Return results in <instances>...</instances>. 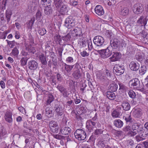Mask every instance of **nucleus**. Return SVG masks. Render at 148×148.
Listing matches in <instances>:
<instances>
[{
	"label": "nucleus",
	"mask_w": 148,
	"mask_h": 148,
	"mask_svg": "<svg viewBox=\"0 0 148 148\" xmlns=\"http://www.w3.org/2000/svg\"><path fill=\"white\" fill-rule=\"evenodd\" d=\"M129 86L130 88H132L141 92H143L145 89L144 85L142 82H140L137 78H133L129 82Z\"/></svg>",
	"instance_id": "f257e3e1"
},
{
	"label": "nucleus",
	"mask_w": 148,
	"mask_h": 148,
	"mask_svg": "<svg viewBox=\"0 0 148 148\" xmlns=\"http://www.w3.org/2000/svg\"><path fill=\"white\" fill-rule=\"evenodd\" d=\"M93 42L95 46V48L97 49H101L104 48V40L103 37L100 36H97L93 39Z\"/></svg>",
	"instance_id": "f03ea898"
},
{
	"label": "nucleus",
	"mask_w": 148,
	"mask_h": 148,
	"mask_svg": "<svg viewBox=\"0 0 148 148\" xmlns=\"http://www.w3.org/2000/svg\"><path fill=\"white\" fill-rule=\"evenodd\" d=\"M81 69V67L79 63H75V67L72 74L73 77L75 79H78L82 76V73L80 71Z\"/></svg>",
	"instance_id": "7ed1b4c3"
},
{
	"label": "nucleus",
	"mask_w": 148,
	"mask_h": 148,
	"mask_svg": "<svg viewBox=\"0 0 148 148\" xmlns=\"http://www.w3.org/2000/svg\"><path fill=\"white\" fill-rule=\"evenodd\" d=\"M74 134L75 138L79 140H84L86 137L85 131L81 129H78L76 130Z\"/></svg>",
	"instance_id": "20e7f679"
},
{
	"label": "nucleus",
	"mask_w": 148,
	"mask_h": 148,
	"mask_svg": "<svg viewBox=\"0 0 148 148\" xmlns=\"http://www.w3.org/2000/svg\"><path fill=\"white\" fill-rule=\"evenodd\" d=\"M97 51L101 58H104L109 57L112 54V52L109 49L108 47L106 49L103 48L98 49Z\"/></svg>",
	"instance_id": "39448f33"
},
{
	"label": "nucleus",
	"mask_w": 148,
	"mask_h": 148,
	"mask_svg": "<svg viewBox=\"0 0 148 148\" xmlns=\"http://www.w3.org/2000/svg\"><path fill=\"white\" fill-rule=\"evenodd\" d=\"M75 23V20L71 16L66 18L64 21V25L68 29H70L74 27Z\"/></svg>",
	"instance_id": "423d86ee"
},
{
	"label": "nucleus",
	"mask_w": 148,
	"mask_h": 148,
	"mask_svg": "<svg viewBox=\"0 0 148 148\" xmlns=\"http://www.w3.org/2000/svg\"><path fill=\"white\" fill-rule=\"evenodd\" d=\"M113 71L116 75H119L124 73L125 69L123 66L116 64L113 68Z\"/></svg>",
	"instance_id": "0eeeda50"
},
{
	"label": "nucleus",
	"mask_w": 148,
	"mask_h": 148,
	"mask_svg": "<svg viewBox=\"0 0 148 148\" xmlns=\"http://www.w3.org/2000/svg\"><path fill=\"white\" fill-rule=\"evenodd\" d=\"M144 10V8L142 4L137 3L133 6V11L136 14H139L142 13Z\"/></svg>",
	"instance_id": "6e6552de"
},
{
	"label": "nucleus",
	"mask_w": 148,
	"mask_h": 148,
	"mask_svg": "<svg viewBox=\"0 0 148 148\" xmlns=\"http://www.w3.org/2000/svg\"><path fill=\"white\" fill-rule=\"evenodd\" d=\"M49 126L51 131L54 133H57L58 132L59 127L56 123L53 121L50 122Z\"/></svg>",
	"instance_id": "1a4fd4ad"
},
{
	"label": "nucleus",
	"mask_w": 148,
	"mask_h": 148,
	"mask_svg": "<svg viewBox=\"0 0 148 148\" xmlns=\"http://www.w3.org/2000/svg\"><path fill=\"white\" fill-rule=\"evenodd\" d=\"M147 17L148 15L146 14L142 15L137 21V23L145 27L148 20Z\"/></svg>",
	"instance_id": "9d476101"
},
{
	"label": "nucleus",
	"mask_w": 148,
	"mask_h": 148,
	"mask_svg": "<svg viewBox=\"0 0 148 148\" xmlns=\"http://www.w3.org/2000/svg\"><path fill=\"white\" fill-rule=\"evenodd\" d=\"M55 111L56 114L60 116H61L64 113V109L62 105L60 104H56L54 107Z\"/></svg>",
	"instance_id": "9b49d317"
},
{
	"label": "nucleus",
	"mask_w": 148,
	"mask_h": 148,
	"mask_svg": "<svg viewBox=\"0 0 148 148\" xmlns=\"http://www.w3.org/2000/svg\"><path fill=\"white\" fill-rule=\"evenodd\" d=\"M62 71H65L67 73H71L73 67H75V64L74 65H69L63 62L62 63Z\"/></svg>",
	"instance_id": "f8f14e48"
},
{
	"label": "nucleus",
	"mask_w": 148,
	"mask_h": 148,
	"mask_svg": "<svg viewBox=\"0 0 148 148\" xmlns=\"http://www.w3.org/2000/svg\"><path fill=\"white\" fill-rule=\"evenodd\" d=\"M112 54V56L109 58L110 62L119 60L121 57V54L118 52H113Z\"/></svg>",
	"instance_id": "ddd939ff"
},
{
	"label": "nucleus",
	"mask_w": 148,
	"mask_h": 148,
	"mask_svg": "<svg viewBox=\"0 0 148 148\" xmlns=\"http://www.w3.org/2000/svg\"><path fill=\"white\" fill-rule=\"evenodd\" d=\"M38 64L34 60H31L28 63V67L29 69L31 71L36 70L38 66Z\"/></svg>",
	"instance_id": "4468645a"
},
{
	"label": "nucleus",
	"mask_w": 148,
	"mask_h": 148,
	"mask_svg": "<svg viewBox=\"0 0 148 148\" xmlns=\"http://www.w3.org/2000/svg\"><path fill=\"white\" fill-rule=\"evenodd\" d=\"M97 123V121H92L91 120H88L86 123V127L88 131L90 132L92 131Z\"/></svg>",
	"instance_id": "2eb2a0df"
},
{
	"label": "nucleus",
	"mask_w": 148,
	"mask_h": 148,
	"mask_svg": "<svg viewBox=\"0 0 148 148\" xmlns=\"http://www.w3.org/2000/svg\"><path fill=\"white\" fill-rule=\"evenodd\" d=\"M38 58L42 64L41 67L45 69L47 66V64L46 56L44 54H42L39 55Z\"/></svg>",
	"instance_id": "dca6fc26"
},
{
	"label": "nucleus",
	"mask_w": 148,
	"mask_h": 148,
	"mask_svg": "<svg viewBox=\"0 0 148 148\" xmlns=\"http://www.w3.org/2000/svg\"><path fill=\"white\" fill-rule=\"evenodd\" d=\"M71 129L68 127H60V133L63 135H68L71 133Z\"/></svg>",
	"instance_id": "f3484780"
},
{
	"label": "nucleus",
	"mask_w": 148,
	"mask_h": 148,
	"mask_svg": "<svg viewBox=\"0 0 148 148\" xmlns=\"http://www.w3.org/2000/svg\"><path fill=\"white\" fill-rule=\"evenodd\" d=\"M12 115V113L10 110L7 111L4 116V118L6 121L9 123H12L13 121Z\"/></svg>",
	"instance_id": "a211bd4d"
},
{
	"label": "nucleus",
	"mask_w": 148,
	"mask_h": 148,
	"mask_svg": "<svg viewBox=\"0 0 148 148\" xmlns=\"http://www.w3.org/2000/svg\"><path fill=\"white\" fill-rule=\"evenodd\" d=\"M129 67L131 70L136 71L139 69L140 68L139 64L137 62L132 61L130 63Z\"/></svg>",
	"instance_id": "6ab92c4d"
},
{
	"label": "nucleus",
	"mask_w": 148,
	"mask_h": 148,
	"mask_svg": "<svg viewBox=\"0 0 148 148\" xmlns=\"http://www.w3.org/2000/svg\"><path fill=\"white\" fill-rule=\"evenodd\" d=\"M95 13L99 16L102 15L104 13L103 9L101 5H97L95 8Z\"/></svg>",
	"instance_id": "aec40b11"
},
{
	"label": "nucleus",
	"mask_w": 148,
	"mask_h": 148,
	"mask_svg": "<svg viewBox=\"0 0 148 148\" xmlns=\"http://www.w3.org/2000/svg\"><path fill=\"white\" fill-rule=\"evenodd\" d=\"M87 40L84 38L82 37L78 41V45L81 48L85 47L86 45Z\"/></svg>",
	"instance_id": "412c9836"
},
{
	"label": "nucleus",
	"mask_w": 148,
	"mask_h": 148,
	"mask_svg": "<svg viewBox=\"0 0 148 148\" xmlns=\"http://www.w3.org/2000/svg\"><path fill=\"white\" fill-rule=\"evenodd\" d=\"M110 44L113 49H116L119 46L120 42L119 40L115 39L111 40Z\"/></svg>",
	"instance_id": "4be33fe9"
},
{
	"label": "nucleus",
	"mask_w": 148,
	"mask_h": 148,
	"mask_svg": "<svg viewBox=\"0 0 148 148\" xmlns=\"http://www.w3.org/2000/svg\"><path fill=\"white\" fill-rule=\"evenodd\" d=\"M57 88L61 93L64 96H66L67 95V91L66 88L61 85H58L56 87Z\"/></svg>",
	"instance_id": "5701e85b"
},
{
	"label": "nucleus",
	"mask_w": 148,
	"mask_h": 148,
	"mask_svg": "<svg viewBox=\"0 0 148 148\" xmlns=\"http://www.w3.org/2000/svg\"><path fill=\"white\" fill-rule=\"evenodd\" d=\"M139 130V131L138 133L140 134V136L143 137H145L147 136L148 135V130H147L145 128H144L143 127H140Z\"/></svg>",
	"instance_id": "b1692460"
},
{
	"label": "nucleus",
	"mask_w": 148,
	"mask_h": 148,
	"mask_svg": "<svg viewBox=\"0 0 148 148\" xmlns=\"http://www.w3.org/2000/svg\"><path fill=\"white\" fill-rule=\"evenodd\" d=\"M133 115L135 117L137 118H140L142 114V110L138 108L133 112Z\"/></svg>",
	"instance_id": "393cba45"
},
{
	"label": "nucleus",
	"mask_w": 148,
	"mask_h": 148,
	"mask_svg": "<svg viewBox=\"0 0 148 148\" xmlns=\"http://www.w3.org/2000/svg\"><path fill=\"white\" fill-rule=\"evenodd\" d=\"M108 88L109 90L115 92L117 90L118 88V85L115 82L112 81L110 84Z\"/></svg>",
	"instance_id": "a878e982"
},
{
	"label": "nucleus",
	"mask_w": 148,
	"mask_h": 148,
	"mask_svg": "<svg viewBox=\"0 0 148 148\" xmlns=\"http://www.w3.org/2000/svg\"><path fill=\"white\" fill-rule=\"evenodd\" d=\"M114 125L118 128H121L123 125V121L119 119H115L113 122Z\"/></svg>",
	"instance_id": "bb28decb"
},
{
	"label": "nucleus",
	"mask_w": 148,
	"mask_h": 148,
	"mask_svg": "<svg viewBox=\"0 0 148 148\" xmlns=\"http://www.w3.org/2000/svg\"><path fill=\"white\" fill-rule=\"evenodd\" d=\"M123 109L125 111L129 110L130 108V106L129 103L127 101H124L123 102L121 105Z\"/></svg>",
	"instance_id": "cd10ccee"
},
{
	"label": "nucleus",
	"mask_w": 148,
	"mask_h": 148,
	"mask_svg": "<svg viewBox=\"0 0 148 148\" xmlns=\"http://www.w3.org/2000/svg\"><path fill=\"white\" fill-rule=\"evenodd\" d=\"M112 91H109L106 92V96L110 99L113 100L115 99L116 95Z\"/></svg>",
	"instance_id": "c85d7f7f"
},
{
	"label": "nucleus",
	"mask_w": 148,
	"mask_h": 148,
	"mask_svg": "<svg viewBox=\"0 0 148 148\" xmlns=\"http://www.w3.org/2000/svg\"><path fill=\"white\" fill-rule=\"evenodd\" d=\"M52 11L50 5H49L45 7L44 9V12L45 14L48 15L51 14L52 13Z\"/></svg>",
	"instance_id": "c756f323"
},
{
	"label": "nucleus",
	"mask_w": 148,
	"mask_h": 148,
	"mask_svg": "<svg viewBox=\"0 0 148 148\" xmlns=\"http://www.w3.org/2000/svg\"><path fill=\"white\" fill-rule=\"evenodd\" d=\"M129 12V10L126 7H123L121 8L120 14L123 16H126L127 15Z\"/></svg>",
	"instance_id": "7c9ffc66"
},
{
	"label": "nucleus",
	"mask_w": 148,
	"mask_h": 148,
	"mask_svg": "<svg viewBox=\"0 0 148 148\" xmlns=\"http://www.w3.org/2000/svg\"><path fill=\"white\" fill-rule=\"evenodd\" d=\"M141 127L142 126H141V125L137 123H135L133 124L132 127V130L134 131H135L138 132L139 131L138 130H140L139 128Z\"/></svg>",
	"instance_id": "2f4dec72"
},
{
	"label": "nucleus",
	"mask_w": 148,
	"mask_h": 148,
	"mask_svg": "<svg viewBox=\"0 0 148 148\" xmlns=\"http://www.w3.org/2000/svg\"><path fill=\"white\" fill-rule=\"evenodd\" d=\"M54 99L53 95L51 93H49L47 95V100L46 101L47 105L50 104L53 101Z\"/></svg>",
	"instance_id": "473e14b6"
},
{
	"label": "nucleus",
	"mask_w": 148,
	"mask_h": 148,
	"mask_svg": "<svg viewBox=\"0 0 148 148\" xmlns=\"http://www.w3.org/2000/svg\"><path fill=\"white\" fill-rule=\"evenodd\" d=\"M12 15V12L9 10H7L6 11L5 16L7 18V23L8 24Z\"/></svg>",
	"instance_id": "72a5a7b5"
},
{
	"label": "nucleus",
	"mask_w": 148,
	"mask_h": 148,
	"mask_svg": "<svg viewBox=\"0 0 148 148\" xmlns=\"http://www.w3.org/2000/svg\"><path fill=\"white\" fill-rule=\"evenodd\" d=\"M121 112L118 110H114L112 113V116L113 117L117 118L119 117L121 115Z\"/></svg>",
	"instance_id": "f704fd0d"
},
{
	"label": "nucleus",
	"mask_w": 148,
	"mask_h": 148,
	"mask_svg": "<svg viewBox=\"0 0 148 148\" xmlns=\"http://www.w3.org/2000/svg\"><path fill=\"white\" fill-rule=\"evenodd\" d=\"M35 19L34 17L32 18L27 23V28L28 29H32V26L33 24L35 21Z\"/></svg>",
	"instance_id": "c9c22d12"
},
{
	"label": "nucleus",
	"mask_w": 148,
	"mask_h": 148,
	"mask_svg": "<svg viewBox=\"0 0 148 148\" xmlns=\"http://www.w3.org/2000/svg\"><path fill=\"white\" fill-rule=\"evenodd\" d=\"M147 69L146 66L144 65L142 66H141L139 70V74L141 75H143L145 73Z\"/></svg>",
	"instance_id": "e433bc0d"
},
{
	"label": "nucleus",
	"mask_w": 148,
	"mask_h": 148,
	"mask_svg": "<svg viewBox=\"0 0 148 148\" xmlns=\"http://www.w3.org/2000/svg\"><path fill=\"white\" fill-rule=\"evenodd\" d=\"M26 49H27L29 52L33 54H34L36 52V50L35 48L31 45L29 46L27 48L26 47Z\"/></svg>",
	"instance_id": "4c0bfd02"
},
{
	"label": "nucleus",
	"mask_w": 148,
	"mask_h": 148,
	"mask_svg": "<svg viewBox=\"0 0 148 148\" xmlns=\"http://www.w3.org/2000/svg\"><path fill=\"white\" fill-rule=\"evenodd\" d=\"M6 3V0H3L1 1L0 4V6L1 10L2 11H3L5 10Z\"/></svg>",
	"instance_id": "58836bf2"
},
{
	"label": "nucleus",
	"mask_w": 148,
	"mask_h": 148,
	"mask_svg": "<svg viewBox=\"0 0 148 148\" xmlns=\"http://www.w3.org/2000/svg\"><path fill=\"white\" fill-rule=\"evenodd\" d=\"M144 57L141 54H137L135 56V58L139 62H141L144 59Z\"/></svg>",
	"instance_id": "ea45409f"
},
{
	"label": "nucleus",
	"mask_w": 148,
	"mask_h": 148,
	"mask_svg": "<svg viewBox=\"0 0 148 148\" xmlns=\"http://www.w3.org/2000/svg\"><path fill=\"white\" fill-rule=\"evenodd\" d=\"M124 119L127 123H134V119L132 118L131 115H129L126 117H125Z\"/></svg>",
	"instance_id": "a19ab883"
},
{
	"label": "nucleus",
	"mask_w": 148,
	"mask_h": 148,
	"mask_svg": "<svg viewBox=\"0 0 148 148\" xmlns=\"http://www.w3.org/2000/svg\"><path fill=\"white\" fill-rule=\"evenodd\" d=\"M12 53L14 56L17 57L18 56L19 52L17 48L15 47L12 49Z\"/></svg>",
	"instance_id": "79ce46f5"
},
{
	"label": "nucleus",
	"mask_w": 148,
	"mask_h": 148,
	"mask_svg": "<svg viewBox=\"0 0 148 148\" xmlns=\"http://www.w3.org/2000/svg\"><path fill=\"white\" fill-rule=\"evenodd\" d=\"M118 84L119 86V90L125 91L127 90V87L122 83L119 82Z\"/></svg>",
	"instance_id": "37998d69"
},
{
	"label": "nucleus",
	"mask_w": 148,
	"mask_h": 148,
	"mask_svg": "<svg viewBox=\"0 0 148 148\" xmlns=\"http://www.w3.org/2000/svg\"><path fill=\"white\" fill-rule=\"evenodd\" d=\"M62 2V0H54V4L57 9L60 6Z\"/></svg>",
	"instance_id": "c03bdc74"
},
{
	"label": "nucleus",
	"mask_w": 148,
	"mask_h": 148,
	"mask_svg": "<svg viewBox=\"0 0 148 148\" xmlns=\"http://www.w3.org/2000/svg\"><path fill=\"white\" fill-rule=\"evenodd\" d=\"M38 32L40 35L43 36L46 33L47 31L44 28H40L38 30Z\"/></svg>",
	"instance_id": "a18cd8bd"
},
{
	"label": "nucleus",
	"mask_w": 148,
	"mask_h": 148,
	"mask_svg": "<svg viewBox=\"0 0 148 148\" xmlns=\"http://www.w3.org/2000/svg\"><path fill=\"white\" fill-rule=\"evenodd\" d=\"M61 36L60 35L56 34L54 36V40L56 42H58L60 44V42L62 40Z\"/></svg>",
	"instance_id": "49530a36"
},
{
	"label": "nucleus",
	"mask_w": 148,
	"mask_h": 148,
	"mask_svg": "<svg viewBox=\"0 0 148 148\" xmlns=\"http://www.w3.org/2000/svg\"><path fill=\"white\" fill-rule=\"evenodd\" d=\"M73 32L75 33V36L76 37H80L82 36L81 35V30H78L77 29H74L73 30Z\"/></svg>",
	"instance_id": "de8ad7c7"
},
{
	"label": "nucleus",
	"mask_w": 148,
	"mask_h": 148,
	"mask_svg": "<svg viewBox=\"0 0 148 148\" xmlns=\"http://www.w3.org/2000/svg\"><path fill=\"white\" fill-rule=\"evenodd\" d=\"M18 4V3L16 0H13L11 2V5L13 9L15 8Z\"/></svg>",
	"instance_id": "09e8293b"
},
{
	"label": "nucleus",
	"mask_w": 148,
	"mask_h": 148,
	"mask_svg": "<svg viewBox=\"0 0 148 148\" xmlns=\"http://www.w3.org/2000/svg\"><path fill=\"white\" fill-rule=\"evenodd\" d=\"M28 59L26 57H23L21 60V65L23 66L26 65Z\"/></svg>",
	"instance_id": "8fccbe9b"
},
{
	"label": "nucleus",
	"mask_w": 148,
	"mask_h": 148,
	"mask_svg": "<svg viewBox=\"0 0 148 148\" xmlns=\"http://www.w3.org/2000/svg\"><path fill=\"white\" fill-rule=\"evenodd\" d=\"M130 97L132 99L134 98L136 96L135 92L132 90H130L128 92Z\"/></svg>",
	"instance_id": "3c124183"
},
{
	"label": "nucleus",
	"mask_w": 148,
	"mask_h": 148,
	"mask_svg": "<svg viewBox=\"0 0 148 148\" xmlns=\"http://www.w3.org/2000/svg\"><path fill=\"white\" fill-rule=\"evenodd\" d=\"M67 6L66 5H62V6L61 8L60 11L62 14L65 13L67 10Z\"/></svg>",
	"instance_id": "603ef678"
},
{
	"label": "nucleus",
	"mask_w": 148,
	"mask_h": 148,
	"mask_svg": "<svg viewBox=\"0 0 148 148\" xmlns=\"http://www.w3.org/2000/svg\"><path fill=\"white\" fill-rule=\"evenodd\" d=\"M53 136L55 138L60 140L63 139L64 138V136L58 134H53Z\"/></svg>",
	"instance_id": "864d4df0"
},
{
	"label": "nucleus",
	"mask_w": 148,
	"mask_h": 148,
	"mask_svg": "<svg viewBox=\"0 0 148 148\" xmlns=\"http://www.w3.org/2000/svg\"><path fill=\"white\" fill-rule=\"evenodd\" d=\"M71 38L70 35L69 34H68L66 35L63 37V40L66 41H68L70 40Z\"/></svg>",
	"instance_id": "5fc2aeb1"
},
{
	"label": "nucleus",
	"mask_w": 148,
	"mask_h": 148,
	"mask_svg": "<svg viewBox=\"0 0 148 148\" xmlns=\"http://www.w3.org/2000/svg\"><path fill=\"white\" fill-rule=\"evenodd\" d=\"M41 3L42 5H47L50 4L51 2V0H41Z\"/></svg>",
	"instance_id": "6e6d98bb"
},
{
	"label": "nucleus",
	"mask_w": 148,
	"mask_h": 148,
	"mask_svg": "<svg viewBox=\"0 0 148 148\" xmlns=\"http://www.w3.org/2000/svg\"><path fill=\"white\" fill-rule=\"evenodd\" d=\"M103 131L101 129H97L95 132V134L96 135H99L103 133Z\"/></svg>",
	"instance_id": "4d7b16f0"
},
{
	"label": "nucleus",
	"mask_w": 148,
	"mask_h": 148,
	"mask_svg": "<svg viewBox=\"0 0 148 148\" xmlns=\"http://www.w3.org/2000/svg\"><path fill=\"white\" fill-rule=\"evenodd\" d=\"M70 3L71 6H73L74 7L77 5L78 4V2L77 1L73 0H70Z\"/></svg>",
	"instance_id": "13d9d810"
},
{
	"label": "nucleus",
	"mask_w": 148,
	"mask_h": 148,
	"mask_svg": "<svg viewBox=\"0 0 148 148\" xmlns=\"http://www.w3.org/2000/svg\"><path fill=\"white\" fill-rule=\"evenodd\" d=\"M66 61L67 63H71L74 62V59L72 57H68L66 58Z\"/></svg>",
	"instance_id": "bf43d9fd"
},
{
	"label": "nucleus",
	"mask_w": 148,
	"mask_h": 148,
	"mask_svg": "<svg viewBox=\"0 0 148 148\" xmlns=\"http://www.w3.org/2000/svg\"><path fill=\"white\" fill-rule=\"evenodd\" d=\"M0 22H1V23H4L6 22V20L5 19V17L4 16V14L2 13L0 14Z\"/></svg>",
	"instance_id": "052dcab7"
},
{
	"label": "nucleus",
	"mask_w": 148,
	"mask_h": 148,
	"mask_svg": "<svg viewBox=\"0 0 148 148\" xmlns=\"http://www.w3.org/2000/svg\"><path fill=\"white\" fill-rule=\"evenodd\" d=\"M42 16V13L40 10H38L36 14V18L37 19H40Z\"/></svg>",
	"instance_id": "680f3d73"
},
{
	"label": "nucleus",
	"mask_w": 148,
	"mask_h": 148,
	"mask_svg": "<svg viewBox=\"0 0 148 148\" xmlns=\"http://www.w3.org/2000/svg\"><path fill=\"white\" fill-rule=\"evenodd\" d=\"M142 145L144 148H148V141L142 142Z\"/></svg>",
	"instance_id": "e2e57ef3"
},
{
	"label": "nucleus",
	"mask_w": 148,
	"mask_h": 148,
	"mask_svg": "<svg viewBox=\"0 0 148 148\" xmlns=\"http://www.w3.org/2000/svg\"><path fill=\"white\" fill-rule=\"evenodd\" d=\"M18 109L22 113L24 114H25L26 113L25 112V109L22 107H20L18 108Z\"/></svg>",
	"instance_id": "0e129e2a"
},
{
	"label": "nucleus",
	"mask_w": 148,
	"mask_h": 148,
	"mask_svg": "<svg viewBox=\"0 0 148 148\" xmlns=\"http://www.w3.org/2000/svg\"><path fill=\"white\" fill-rule=\"evenodd\" d=\"M106 76L107 77H110L111 75V71L108 70H106L105 73Z\"/></svg>",
	"instance_id": "69168bd1"
},
{
	"label": "nucleus",
	"mask_w": 148,
	"mask_h": 148,
	"mask_svg": "<svg viewBox=\"0 0 148 148\" xmlns=\"http://www.w3.org/2000/svg\"><path fill=\"white\" fill-rule=\"evenodd\" d=\"M57 79L58 81L61 82L62 80V77L61 75L59 73L57 74L56 75Z\"/></svg>",
	"instance_id": "338daca9"
},
{
	"label": "nucleus",
	"mask_w": 148,
	"mask_h": 148,
	"mask_svg": "<svg viewBox=\"0 0 148 148\" xmlns=\"http://www.w3.org/2000/svg\"><path fill=\"white\" fill-rule=\"evenodd\" d=\"M57 50L60 56L61 57L62 56V53L63 50V48L61 47H59L58 49Z\"/></svg>",
	"instance_id": "774afa93"
}]
</instances>
